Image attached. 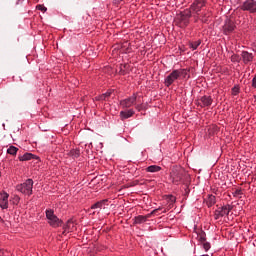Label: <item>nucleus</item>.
<instances>
[{"instance_id": "1", "label": "nucleus", "mask_w": 256, "mask_h": 256, "mask_svg": "<svg viewBox=\"0 0 256 256\" xmlns=\"http://www.w3.org/2000/svg\"><path fill=\"white\" fill-rule=\"evenodd\" d=\"M205 2L201 0H196L191 5L188 11H191V16L194 17L195 21H202L203 23H207L208 19L211 17V12L209 10H205Z\"/></svg>"}, {"instance_id": "2", "label": "nucleus", "mask_w": 256, "mask_h": 256, "mask_svg": "<svg viewBox=\"0 0 256 256\" xmlns=\"http://www.w3.org/2000/svg\"><path fill=\"white\" fill-rule=\"evenodd\" d=\"M191 68L175 69L164 80L166 87H171L177 79H189Z\"/></svg>"}, {"instance_id": "3", "label": "nucleus", "mask_w": 256, "mask_h": 256, "mask_svg": "<svg viewBox=\"0 0 256 256\" xmlns=\"http://www.w3.org/2000/svg\"><path fill=\"white\" fill-rule=\"evenodd\" d=\"M191 10L186 9L176 15L174 19V24L181 29H185L189 25V20L191 19Z\"/></svg>"}, {"instance_id": "4", "label": "nucleus", "mask_w": 256, "mask_h": 256, "mask_svg": "<svg viewBox=\"0 0 256 256\" xmlns=\"http://www.w3.org/2000/svg\"><path fill=\"white\" fill-rule=\"evenodd\" d=\"M18 193H32L33 192V180L27 179L25 182L16 186Z\"/></svg>"}, {"instance_id": "5", "label": "nucleus", "mask_w": 256, "mask_h": 256, "mask_svg": "<svg viewBox=\"0 0 256 256\" xmlns=\"http://www.w3.org/2000/svg\"><path fill=\"white\" fill-rule=\"evenodd\" d=\"M46 217L51 227H61L63 222L59 220V218L55 215V212H53V210H46Z\"/></svg>"}, {"instance_id": "6", "label": "nucleus", "mask_w": 256, "mask_h": 256, "mask_svg": "<svg viewBox=\"0 0 256 256\" xmlns=\"http://www.w3.org/2000/svg\"><path fill=\"white\" fill-rule=\"evenodd\" d=\"M134 105H137V94L135 93L132 96L120 101V107H122V109H129Z\"/></svg>"}, {"instance_id": "7", "label": "nucleus", "mask_w": 256, "mask_h": 256, "mask_svg": "<svg viewBox=\"0 0 256 256\" xmlns=\"http://www.w3.org/2000/svg\"><path fill=\"white\" fill-rule=\"evenodd\" d=\"M159 211H161V208L154 209L151 213H149L145 216H143V215L136 216L134 218V224L141 225V223H145L147 221V219H151V217H153V215H157V213H159Z\"/></svg>"}, {"instance_id": "8", "label": "nucleus", "mask_w": 256, "mask_h": 256, "mask_svg": "<svg viewBox=\"0 0 256 256\" xmlns=\"http://www.w3.org/2000/svg\"><path fill=\"white\" fill-rule=\"evenodd\" d=\"M242 11H249V13H256V0H246L240 6Z\"/></svg>"}, {"instance_id": "9", "label": "nucleus", "mask_w": 256, "mask_h": 256, "mask_svg": "<svg viewBox=\"0 0 256 256\" xmlns=\"http://www.w3.org/2000/svg\"><path fill=\"white\" fill-rule=\"evenodd\" d=\"M235 28H236L235 22L231 19H227L225 21L222 31L224 35H231V33L235 31Z\"/></svg>"}, {"instance_id": "10", "label": "nucleus", "mask_w": 256, "mask_h": 256, "mask_svg": "<svg viewBox=\"0 0 256 256\" xmlns=\"http://www.w3.org/2000/svg\"><path fill=\"white\" fill-rule=\"evenodd\" d=\"M212 103H213V99L211 98V96H202L198 100L199 107H209L212 105Z\"/></svg>"}, {"instance_id": "11", "label": "nucleus", "mask_w": 256, "mask_h": 256, "mask_svg": "<svg viewBox=\"0 0 256 256\" xmlns=\"http://www.w3.org/2000/svg\"><path fill=\"white\" fill-rule=\"evenodd\" d=\"M171 179L174 185H179L183 181V172H172Z\"/></svg>"}, {"instance_id": "12", "label": "nucleus", "mask_w": 256, "mask_h": 256, "mask_svg": "<svg viewBox=\"0 0 256 256\" xmlns=\"http://www.w3.org/2000/svg\"><path fill=\"white\" fill-rule=\"evenodd\" d=\"M113 89H109L107 90L106 93L96 96L95 97V101H107L109 99V97H111V95H113Z\"/></svg>"}, {"instance_id": "13", "label": "nucleus", "mask_w": 256, "mask_h": 256, "mask_svg": "<svg viewBox=\"0 0 256 256\" xmlns=\"http://www.w3.org/2000/svg\"><path fill=\"white\" fill-rule=\"evenodd\" d=\"M204 201L206 202L208 207H213V205H215V203L217 202L213 194H206V196H204Z\"/></svg>"}, {"instance_id": "14", "label": "nucleus", "mask_w": 256, "mask_h": 256, "mask_svg": "<svg viewBox=\"0 0 256 256\" xmlns=\"http://www.w3.org/2000/svg\"><path fill=\"white\" fill-rule=\"evenodd\" d=\"M19 161H31L32 159H39V156L37 155H34L33 153H25L24 155L22 156H19L18 157Z\"/></svg>"}, {"instance_id": "15", "label": "nucleus", "mask_w": 256, "mask_h": 256, "mask_svg": "<svg viewBox=\"0 0 256 256\" xmlns=\"http://www.w3.org/2000/svg\"><path fill=\"white\" fill-rule=\"evenodd\" d=\"M1 209H8L9 207V194H4L0 199Z\"/></svg>"}, {"instance_id": "16", "label": "nucleus", "mask_w": 256, "mask_h": 256, "mask_svg": "<svg viewBox=\"0 0 256 256\" xmlns=\"http://www.w3.org/2000/svg\"><path fill=\"white\" fill-rule=\"evenodd\" d=\"M74 230H75V223H73L72 220H68L66 225L64 226L63 235H65V233H71Z\"/></svg>"}, {"instance_id": "17", "label": "nucleus", "mask_w": 256, "mask_h": 256, "mask_svg": "<svg viewBox=\"0 0 256 256\" xmlns=\"http://www.w3.org/2000/svg\"><path fill=\"white\" fill-rule=\"evenodd\" d=\"M133 115H135V110H133V109H129V110L120 112L121 119H129L130 117H133Z\"/></svg>"}, {"instance_id": "18", "label": "nucleus", "mask_w": 256, "mask_h": 256, "mask_svg": "<svg viewBox=\"0 0 256 256\" xmlns=\"http://www.w3.org/2000/svg\"><path fill=\"white\" fill-rule=\"evenodd\" d=\"M242 59H243L245 64L251 63V61H253V54L249 53L247 51H243L242 52Z\"/></svg>"}, {"instance_id": "19", "label": "nucleus", "mask_w": 256, "mask_h": 256, "mask_svg": "<svg viewBox=\"0 0 256 256\" xmlns=\"http://www.w3.org/2000/svg\"><path fill=\"white\" fill-rule=\"evenodd\" d=\"M233 209V206L231 205H226V206H223L221 208V210L219 211V215L221 217H224V215H229V212Z\"/></svg>"}, {"instance_id": "20", "label": "nucleus", "mask_w": 256, "mask_h": 256, "mask_svg": "<svg viewBox=\"0 0 256 256\" xmlns=\"http://www.w3.org/2000/svg\"><path fill=\"white\" fill-rule=\"evenodd\" d=\"M108 202H109V199L98 201L91 206V209H101V207H103V205H107Z\"/></svg>"}, {"instance_id": "21", "label": "nucleus", "mask_w": 256, "mask_h": 256, "mask_svg": "<svg viewBox=\"0 0 256 256\" xmlns=\"http://www.w3.org/2000/svg\"><path fill=\"white\" fill-rule=\"evenodd\" d=\"M148 173H159L161 171V166L158 165H151L146 168Z\"/></svg>"}, {"instance_id": "22", "label": "nucleus", "mask_w": 256, "mask_h": 256, "mask_svg": "<svg viewBox=\"0 0 256 256\" xmlns=\"http://www.w3.org/2000/svg\"><path fill=\"white\" fill-rule=\"evenodd\" d=\"M69 155L70 157H73V159H77L81 155V151H79V149H72Z\"/></svg>"}, {"instance_id": "23", "label": "nucleus", "mask_w": 256, "mask_h": 256, "mask_svg": "<svg viewBox=\"0 0 256 256\" xmlns=\"http://www.w3.org/2000/svg\"><path fill=\"white\" fill-rule=\"evenodd\" d=\"M199 45H201V40H197L195 42H189V47L192 49V51H195Z\"/></svg>"}, {"instance_id": "24", "label": "nucleus", "mask_w": 256, "mask_h": 256, "mask_svg": "<svg viewBox=\"0 0 256 256\" xmlns=\"http://www.w3.org/2000/svg\"><path fill=\"white\" fill-rule=\"evenodd\" d=\"M17 151H19V148L15 147V146H10L8 149H7V153L8 155H17Z\"/></svg>"}, {"instance_id": "25", "label": "nucleus", "mask_w": 256, "mask_h": 256, "mask_svg": "<svg viewBox=\"0 0 256 256\" xmlns=\"http://www.w3.org/2000/svg\"><path fill=\"white\" fill-rule=\"evenodd\" d=\"M20 199L21 198L17 194H14L10 201H11V203H13V205H18Z\"/></svg>"}, {"instance_id": "26", "label": "nucleus", "mask_w": 256, "mask_h": 256, "mask_svg": "<svg viewBox=\"0 0 256 256\" xmlns=\"http://www.w3.org/2000/svg\"><path fill=\"white\" fill-rule=\"evenodd\" d=\"M163 199H166V201H169L170 203H175V200H176L175 196H173L171 194L164 195Z\"/></svg>"}, {"instance_id": "27", "label": "nucleus", "mask_w": 256, "mask_h": 256, "mask_svg": "<svg viewBox=\"0 0 256 256\" xmlns=\"http://www.w3.org/2000/svg\"><path fill=\"white\" fill-rule=\"evenodd\" d=\"M231 61H232V63H239V61H241V57L237 54H233L231 56Z\"/></svg>"}, {"instance_id": "28", "label": "nucleus", "mask_w": 256, "mask_h": 256, "mask_svg": "<svg viewBox=\"0 0 256 256\" xmlns=\"http://www.w3.org/2000/svg\"><path fill=\"white\" fill-rule=\"evenodd\" d=\"M198 240L200 241V243H205V241H206L205 232H201V233L198 235Z\"/></svg>"}, {"instance_id": "29", "label": "nucleus", "mask_w": 256, "mask_h": 256, "mask_svg": "<svg viewBox=\"0 0 256 256\" xmlns=\"http://www.w3.org/2000/svg\"><path fill=\"white\" fill-rule=\"evenodd\" d=\"M125 47H129V43L128 42H125L123 44V47L120 49V53H129V49L125 50Z\"/></svg>"}, {"instance_id": "30", "label": "nucleus", "mask_w": 256, "mask_h": 256, "mask_svg": "<svg viewBox=\"0 0 256 256\" xmlns=\"http://www.w3.org/2000/svg\"><path fill=\"white\" fill-rule=\"evenodd\" d=\"M239 91H240L239 86H234V87L232 88V95H233V96H237V94L239 93Z\"/></svg>"}, {"instance_id": "31", "label": "nucleus", "mask_w": 256, "mask_h": 256, "mask_svg": "<svg viewBox=\"0 0 256 256\" xmlns=\"http://www.w3.org/2000/svg\"><path fill=\"white\" fill-rule=\"evenodd\" d=\"M36 9H38V11H42L43 13H45V11H47V7H45L44 5H37Z\"/></svg>"}, {"instance_id": "32", "label": "nucleus", "mask_w": 256, "mask_h": 256, "mask_svg": "<svg viewBox=\"0 0 256 256\" xmlns=\"http://www.w3.org/2000/svg\"><path fill=\"white\" fill-rule=\"evenodd\" d=\"M203 249L205 251H209V249H211V244L209 242H204L203 243Z\"/></svg>"}, {"instance_id": "33", "label": "nucleus", "mask_w": 256, "mask_h": 256, "mask_svg": "<svg viewBox=\"0 0 256 256\" xmlns=\"http://www.w3.org/2000/svg\"><path fill=\"white\" fill-rule=\"evenodd\" d=\"M252 87L254 89H256V75L254 76V78L252 79Z\"/></svg>"}, {"instance_id": "34", "label": "nucleus", "mask_w": 256, "mask_h": 256, "mask_svg": "<svg viewBox=\"0 0 256 256\" xmlns=\"http://www.w3.org/2000/svg\"><path fill=\"white\" fill-rule=\"evenodd\" d=\"M135 108L137 109V111H141V105H136Z\"/></svg>"}, {"instance_id": "35", "label": "nucleus", "mask_w": 256, "mask_h": 256, "mask_svg": "<svg viewBox=\"0 0 256 256\" xmlns=\"http://www.w3.org/2000/svg\"><path fill=\"white\" fill-rule=\"evenodd\" d=\"M237 195H239V194H234V197H237Z\"/></svg>"}, {"instance_id": "36", "label": "nucleus", "mask_w": 256, "mask_h": 256, "mask_svg": "<svg viewBox=\"0 0 256 256\" xmlns=\"http://www.w3.org/2000/svg\"><path fill=\"white\" fill-rule=\"evenodd\" d=\"M2 253V250L0 249V254Z\"/></svg>"}]
</instances>
